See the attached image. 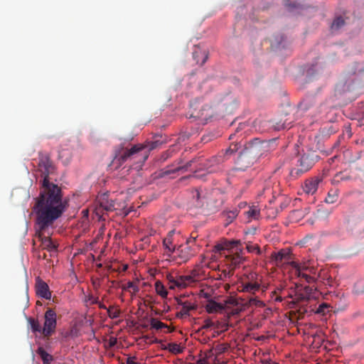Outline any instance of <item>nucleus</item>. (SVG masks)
<instances>
[{
  "mask_svg": "<svg viewBox=\"0 0 364 364\" xmlns=\"http://www.w3.org/2000/svg\"><path fill=\"white\" fill-rule=\"evenodd\" d=\"M38 169L43 178L33 208L36 215V237L41 241L43 249L53 252L57 246L45 233L66 210L67 202L63 200L61 188L50 181V176L54 174L55 168L48 154H39Z\"/></svg>",
  "mask_w": 364,
  "mask_h": 364,
  "instance_id": "nucleus-1",
  "label": "nucleus"
},
{
  "mask_svg": "<svg viewBox=\"0 0 364 364\" xmlns=\"http://www.w3.org/2000/svg\"><path fill=\"white\" fill-rule=\"evenodd\" d=\"M160 144L161 143L156 140L135 144L130 149H122L116 153L114 162L121 165L128 160H133L142 165L148 159L149 152L158 148Z\"/></svg>",
  "mask_w": 364,
  "mask_h": 364,
  "instance_id": "nucleus-2",
  "label": "nucleus"
},
{
  "mask_svg": "<svg viewBox=\"0 0 364 364\" xmlns=\"http://www.w3.org/2000/svg\"><path fill=\"white\" fill-rule=\"evenodd\" d=\"M318 156L315 151H308L302 154L297 161V164L291 171V176H299L309 171L318 161Z\"/></svg>",
  "mask_w": 364,
  "mask_h": 364,
  "instance_id": "nucleus-3",
  "label": "nucleus"
},
{
  "mask_svg": "<svg viewBox=\"0 0 364 364\" xmlns=\"http://www.w3.org/2000/svg\"><path fill=\"white\" fill-rule=\"evenodd\" d=\"M56 313L53 309H48L44 315V324L42 328V334L46 338H49L55 332L57 326Z\"/></svg>",
  "mask_w": 364,
  "mask_h": 364,
  "instance_id": "nucleus-4",
  "label": "nucleus"
},
{
  "mask_svg": "<svg viewBox=\"0 0 364 364\" xmlns=\"http://www.w3.org/2000/svg\"><path fill=\"white\" fill-rule=\"evenodd\" d=\"M176 302L178 306H181V309L176 314L177 318H184L190 316V311L196 310L198 304L196 301L191 300H183V298H176Z\"/></svg>",
  "mask_w": 364,
  "mask_h": 364,
  "instance_id": "nucleus-5",
  "label": "nucleus"
},
{
  "mask_svg": "<svg viewBox=\"0 0 364 364\" xmlns=\"http://www.w3.org/2000/svg\"><path fill=\"white\" fill-rule=\"evenodd\" d=\"M195 238L187 240L186 245H179L175 252L176 256L181 259V262H187L195 255V252L189 244L194 242Z\"/></svg>",
  "mask_w": 364,
  "mask_h": 364,
  "instance_id": "nucleus-6",
  "label": "nucleus"
},
{
  "mask_svg": "<svg viewBox=\"0 0 364 364\" xmlns=\"http://www.w3.org/2000/svg\"><path fill=\"white\" fill-rule=\"evenodd\" d=\"M223 161V157L222 156H218L205 160V161L204 163H201V164L203 165L204 168L206 169L208 173H215L221 170L220 165Z\"/></svg>",
  "mask_w": 364,
  "mask_h": 364,
  "instance_id": "nucleus-7",
  "label": "nucleus"
},
{
  "mask_svg": "<svg viewBox=\"0 0 364 364\" xmlns=\"http://www.w3.org/2000/svg\"><path fill=\"white\" fill-rule=\"evenodd\" d=\"M175 233V230L170 231L167 236L163 240V245L165 250V254L171 257L173 253H175L177 247L175 244H173V235Z\"/></svg>",
  "mask_w": 364,
  "mask_h": 364,
  "instance_id": "nucleus-8",
  "label": "nucleus"
},
{
  "mask_svg": "<svg viewBox=\"0 0 364 364\" xmlns=\"http://www.w3.org/2000/svg\"><path fill=\"white\" fill-rule=\"evenodd\" d=\"M321 181V179L318 177L306 179L303 186L304 191L307 194H314L317 191L318 184Z\"/></svg>",
  "mask_w": 364,
  "mask_h": 364,
  "instance_id": "nucleus-9",
  "label": "nucleus"
},
{
  "mask_svg": "<svg viewBox=\"0 0 364 364\" xmlns=\"http://www.w3.org/2000/svg\"><path fill=\"white\" fill-rule=\"evenodd\" d=\"M98 203L100 205V208L102 210L110 212L115 210V203L112 199L109 198V196L107 193L102 194L98 198Z\"/></svg>",
  "mask_w": 364,
  "mask_h": 364,
  "instance_id": "nucleus-10",
  "label": "nucleus"
},
{
  "mask_svg": "<svg viewBox=\"0 0 364 364\" xmlns=\"http://www.w3.org/2000/svg\"><path fill=\"white\" fill-rule=\"evenodd\" d=\"M166 279L168 281V287L170 289H184V284L182 276H174L172 274H166Z\"/></svg>",
  "mask_w": 364,
  "mask_h": 364,
  "instance_id": "nucleus-11",
  "label": "nucleus"
},
{
  "mask_svg": "<svg viewBox=\"0 0 364 364\" xmlns=\"http://www.w3.org/2000/svg\"><path fill=\"white\" fill-rule=\"evenodd\" d=\"M36 294L41 297L50 299L51 297V293L49 290L48 285L43 281L38 279L36 282Z\"/></svg>",
  "mask_w": 364,
  "mask_h": 364,
  "instance_id": "nucleus-12",
  "label": "nucleus"
},
{
  "mask_svg": "<svg viewBox=\"0 0 364 364\" xmlns=\"http://www.w3.org/2000/svg\"><path fill=\"white\" fill-rule=\"evenodd\" d=\"M184 289L187 287L196 285L200 280L199 274L197 270L193 269L189 275H183Z\"/></svg>",
  "mask_w": 364,
  "mask_h": 364,
  "instance_id": "nucleus-13",
  "label": "nucleus"
},
{
  "mask_svg": "<svg viewBox=\"0 0 364 364\" xmlns=\"http://www.w3.org/2000/svg\"><path fill=\"white\" fill-rule=\"evenodd\" d=\"M269 146V143L267 141L261 142L258 145H255L252 147H251L250 149H246L244 152L240 153L239 159L243 160L247 156V155L250 153H254L258 151H260L262 149H265Z\"/></svg>",
  "mask_w": 364,
  "mask_h": 364,
  "instance_id": "nucleus-14",
  "label": "nucleus"
},
{
  "mask_svg": "<svg viewBox=\"0 0 364 364\" xmlns=\"http://www.w3.org/2000/svg\"><path fill=\"white\" fill-rule=\"evenodd\" d=\"M224 309L223 305L210 299L205 305V310L209 314H214Z\"/></svg>",
  "mask_w": 364,
  "mask_h": 364,
  "instance_id": "nucleus-15",
  "label": "nucleus"
},
{
  "mask_svg": "<svg viewBox=\"0 0 364 364\" xmlns=\"http://www.w3.org/2000/svg\"><path fill=\"white\" fill-rule=\"evenodd\" d=\"M260 284L257 282H246L242 284V291L255 294L259 291Z\"/></svg>",
  "mask_w": 364,
  "mask_h": 364,
  "instance_id": "nucleus-16",
  "label": "nucleus"
},
{
  "mask_svg": "<svg viewBox=\"0 0 364 364\" xmlns=\"http://www.w3.org/2000/svg\"><path fill=\"white\" fill-rule=\"evenodd\" d=\"M225 257L230 262V265L233 267H236L243 262V257L239 252L234 255H226Z\"/></svg>",
  "mask_w": 364,
  "mask_h": 364,
  "instance_id": "nucleus-17",
  "label": "nucleus"
},
{
  "mask_svg": "<svg viewBox=\"0 0 364 364\" xmlns=\"http://www.w3.org/2000/svg\"><path fill=\"white\" fill-rule=\"evenodd\" d=\"M122 289L123 291L130 292L132 295L136 294L139 291L138 281L129 282L126 284L122 285Z\"/></svg>",
  "mask_w": 364,
  "mask_h": 364,
  "instance_id": "nucleus-18",
  "label": "nucleus"
},
{
  "mask_svg": "<svg viewBox=\"0 0 364 364\" xmlns=\"http://www.w3.org/2000/svg\"><path fill=\"white\" fill-rule=\"evenodd\" d=\"M290 252L286 250H281L277 253H274L273 255V258L274 259L277 263L282 262L284 259H289Z\"/></svg>",
  "mask_w": 364,
  "mask_h": 364,
  "instance_id": "nucleus-19",
  "label": "nucleus"
},
{
  "mask_svg": "<svg viewBox=\"0 0 364 364\" xmlns=\"http://www.w3.org/2000/svg\"><path fill=\"white\" fill-rule=\"evenodd\" d=\"M237 215L238 210L236 208L232 210L224 211L223 216L225 218L226 225L231 223L236 218Z\"/></svg>",
  "mask_w": 364,
  "mask_h": 364,
  "instance_id": "nucleus-20",
  "label": "nucleus"
},
{
  "mask_svg": "<svg viewBox=\"0 0 364 364\" xmlns=\"http://www.w3.org/2000/svg\"><path fill=\"white\" fill-rule=\"evenodd\" d=\"M193 55L196 60L197 63H200V65H203L208 59V54L205 51H195Z\"/></svg>",
  "mask_w": 364,
  "mask_h": 364,
  "instance_id": "nucleus-21",
  "label": "nucleus"
},
{
  "mask_svg": "<svg viewBox=\"0 0 364 364\" xmlns=\"http://www.w3.org/2000/svg\"><path fill=\"white\" fill-rule=\"evenodd\" d=\"M155 290L159 296H161L162 298L165 299L167 297L168 291L166 289L163 283L160 281H156L155 282Z\"/></svg>",
  "mask_w": 364,
  "mask_h": 364,
  "instance_id": "nucleus-22",
  "label": "nucleus"
},
{
  "mask_svg": "<svg viewBox=\"0 0 364 364\" xmlns=\"http://www.w3.org/2000/svg\"><path fill=\"white\" fill-rule=\"evenodd\" d=\"M290 264L295 269V274L297 275V277L304 279L305 281H306L309 275L306 273L302 272L301 266L296 262H291Z\"/></svg>",
  "mask_w": 364,
  "mask_h": 364,
  "instance_id": "nucleus-23",
  "label": "nucleus"
},
{
  "mask_svg": "<svg viewBox=\"0 0 364 364\" xmlns=\"http://www.w3.org/2000/svg\"><path fill=\"white\" fill-rule=\"evenodd\" d=\"M37 353L43 360L44 364H50V361L53 360L52 355L48 353L43 348H38Z\"/></svg>",
  "mask_w": 364,
  "mask_h": 364,
  "instance_id": "nucleus-24",
  "label": "nucleus"
},
{
  "mask_svg": "<svg viewBox=\"0 0 364 364\" xmlns=\"http://www.w3.org/2000/svg\"><path fill=\"white\" fill-rule=\"evenodd\" d=\"M230 303L234 306L231 309L228 311V314L230 316H236L242 311L243 309L241 306H239L237 301L232 299L231 301H230Z\"/></svg>",
  "mask_w": 364,
  "mask_h": 364,
  "instance_id": "nucleus-25",
  "label": "nucleus"
},
{
  "mask_svg": "<svg viewBox=\"0 0 364 364\" xmlns=\"http://www.w3.org/2000/svg\"><path fill=\"white\" fill-rule=\"evenodd\" d=\"M164 349H168L171 353L173 354L181 353L183 350V348L180 345L175 343H168V346L164 348Z\"/></svg>",
  "mask_w": 364,
  "mask_h": 364,
  "instance_id": "nucleus-26",
  "label": "nucleus"
},
{
  "mask_svg": "<svg viewBox=\"0 0 364 364\" xmlns=\"http://www.w3.org/2000/svg\"><path fill=\"white\" fill-rule=\"evenodd\" d=\"M150 326L151 328H155L156 330H161L162 328H168L167 324L160 321L159 320L155 318H151Z\"/></svg>",
  "mask_w": 364,
  "mask_h": 364,
  "instance_id": "nucleus-27",
  "label": "nucleus"
},
{
  "mask_svg": "<svg viewBox=\"0 0 364 364\" xmlns=\"http://www.w3.org/2000/svg\"><path fill=\"white\" fill-rule=\"evenodd\" d=\"M291 123L292 121H289L287 119H285L284 122H282V120H280L279 122L275 124L274 129L277 130L289 129L291 127Z\"/></svg>",
  "mask_w": 364,
  "mask_h": 364,
  "instance_id": "nucleus-28",
  "label": "nucleus"
},
{
  "mask_svg": "<svg viewBox=\"0 0 364 364\" xmlns=\"http://www.w3.org/2000/svg\"><path fill=\"white\" fill-rule=\"evenodd\" d=\"M28 321L31 328L33 332L42 333L43 328H41L38 320L33 318H29Z\"/></svg>",
  "mask_w": 364,
  "mask_h": 364,
  "instance_id": "nucleus-29",
  "label": "nucleus"
},
{
  "mask_svg": "<svg viewBox=\"0 0 364 364\" xmlns=\"http://www.w3.org/2000/svg\"><path fill=\"white\" fill-rule=\"evenodd\" d=\"M345 24V20L342 16H338L336 17L332 24H331V28L333 30H338L340 29Z\"/></svg>",
  "mask_w": 364,
  "mask_h": 364,
  "instance_id": "nucleus-30",
  "label": "nucleus"
},
{
  "mask_svg": "<svg viewBox=\"0 0 364 364\" xmlns=\"http://www.w3.org/2000/svg\"><path fill=\"white\" fill-rule=\"evenodd\" d=\"M192 163H193V161H190L183 166H177L174 169H167V170H165L164 171V175H168V174H171V173H174V172L179 171H181V170L186 171V170H188V167H190L191 166Z\"/></svg>",
  "mask_w": 364,
  "mask_h": 364,
  "instance_id": "nucleus-31",
  "label": "nucleus"
},
{
  "mask_svg": "<svg viewBox=\"0 0 364 364\" xmlns=\"http://www.w3.org/2000/svg\"><path fill=\"white\" fill-rule=\"evenodd\" d=\"M245 213L250 219H257L259 215V210L256 207H252Z\"/></svg>",
  "mask_w": 364,
  "mask_h": 364,
  "instance_id": "nucleus-32",
  "label": "nucleus"
},
{
  "mask_svg": "<svg viewBox=\"0 0 364 364\" xmlns=\"http://www.w3.org/2000/svg\"><path fill=\"white\" fill-rule=\"evenodd\" d=\"M107 314L110 318H117L119 317L121 311L119 309H114V306H109L107 309Z\"/></svg>",
  "mask_w": 364,
  "mask_h": 364,
  "instance_id": "nucleus-33",
  "label": "nucleus"
},
{
  "mask_svg": "<svg viewBox=\"0 0 364 364\" xmlns=\"http://www.w3.org/2000/svg\"><path fill=\"white\" fill-rule=\"evenodd\" d=\"M246 249L249 252H256L257 255H261L262 251L259 248V247L257 245H253L250 242L247 243L246 245Z\"/></svg>",
  "mask_w": 364,
  "mask_h": 364,
  "instance_id": "nucleus-34",
  "label": "nucleus"
},
{
  "mask_svg": "<svg viewBox=\"0 0 364 364\" xmlns=\"http://www.w3.org/2000/svg\"><path fill=\"white\" fill-rule=\"evenodd\" d=\"M59 159H63L64 156H66V159L63 161L64 164H67L70 161V152L67 149H63L59 151Z\"/></svg>",
  "mask_w": 364,
  "mask_h": 364,
  "instance_id": "nucleus-35",
  "label": "nucleus"
},
{
  "mask_svg": "<svg viewBox=\"0 0 364 364\" xmlns=\"http://www.w3.org/2000/svg\"><path fill=\"white\" fill-rule=\"evenodd\" d=\"M250 306H255L257 307L264 306V304L263 301L259 300L257 297H251L249 299Z\"/></svg>",
  "mask_w": 364,
  "mask_h": 364,
  "instance_id": "nucleus-36",
  "label": "nucleus"
},
{
  "mask_svg": "<svg viewBox=\"0 0 364 364\" xmlns=\"http://www.w3.org/2000/svg\"><path fill=\"white\" fill-rule=\"evenodd\" d=\"M227 350H228V346L224 343L218 344L215 348V350L216 351L217 354L223 353L225 351H226Z\"/></svg>",
  "mask_w": 364,
  "mask_h": 364,
  "instance_id": "nucleus-37",
  "label": "nucleus"
},
{
  "mask_svg": "<svg viewBox=\"0 0 364 364\" xmlns=\"http://www.w3.org/2000/svg\"><path fill=\"white\" fill-rule=\"evenodd\" d=\"M215 326V323L210 318H206L204 320V324L203 328L207 329Z\"/></svg>",
  "mask_w": 364,
  "mask_h": 364,
  "instance_id": "nucleus-38",
  "label": "nucleus"
},
{
  "mask_svg": "<svg viewBox=\"0 0 364 364\" xmlns=\"http://www.w3.org/2000/svg\"><path fill=\"white\" fill-rule=\"evenodd\" d=\"M283 2L284 5L290 11L297 7L295 4H290V0H283Z\"/></svg>",
  "mask_w": 364,
  "mask_h": 364,
  "instance_id": "nucleus-39",
  "label": "nucleus"
},
{
  "mask_svg": "<svg viewBox=\"0 0 364 364\" xmlns=\"http://www.w3.org/2000/svg\"><path fill=\"white\" fill-rule=\"evenodd\" d=\"M229 325L228 323H221L220 322L218 321L215 324V327L217 328H222V331H225L228 330Z\"/></svg>",
  "mask_w": 364,
  "mask_h": 364,
  "instance_id": "nucleus-40",
  "label": "nucleus"
},
{
  "mask_svg": "<svg viewBox=\"0 0 364 364\" xmlns=\"http://www.w3.org/2000/svg\"><path fill=\"white\" fill-rule=\"evenodd\" d=\"M237 144H234V145L230 146L229 147V149H228L226 150L225 154H226L227 155H228V154H233V153L236 152V151H237Z\"/></svg>",
  "mask_w": 364,
  "mask_h": 364,
  "instance_id": "nucleus-41",
  "label": "nucleus"
},
{
  "mask_svg": "<svg viewBox=\"0 0 364 364\" xmlns=\"http://www.w3.org/2000/svg\"><path fill=\"white\" fill-rule=\"evenodd\" d=\"M336 196H331L328 194V197L326 198V201L328 203H333L336 200Z\"/></svg>",
  "mask_w": 364,
  "mask_h": 364,
  "instance_id": "nucleus-42",
  "label": "nucleus"
},
{
  "mask_svg": "<svg viewBox=\"0 0 364 364\" xmlns=\"http://www.w3.org/2000/svg\"><path fill=\"white\" fill-rule=\"evenodd\" d=\"M136 358L135 356L128 357L126 361V364H136Z\"/></svg>",
  "mask_w": 364,
  "mask_h": 364,
  "instance_id": "nucleus-43",
  "label": "nucleus"
},
{
  "mask_svg": "<svg viewBox=\"0 0 364 364\" xmlns=\"http://www.w3.org/2000/svg\"><path fill=\"white\" fill-rule=\"evenodd\" d=\"M205 108H206V107H203L201 109V110L200 111V112H201V113L200 114L199 112L197 113L196 117H200V118H202V117L206 118L208 117V114H205V115L203 114V112L205 110Z\"/></svg>",
  "mask_w": 364,
  "mask_h": 364,
  "instance_id": "nucleus-44",
  "label": "nucleus"
},
{
  "mask_svg": "<svg viewBox=\"0 0 364 364\" xmlns=\"http://www.w3.org/2000/svg\"><path fill=\"white\" fill-rule=\"evenodd\" d=\"M299 264L301 266V267L302 269V272H304V271H306V270H309V272L311 273H312L314 272V269H312V268L310 269L305 264Z\"/></svg>",
  "mask_w": 364,
  "mask_h": 364,
  "instance_id": "nucleus-45",
  "label": "nucleus"
},
{
  "mask_svg": "<svg viewBox=\"0 0 364 364\" xmlns=\"http://www.w3.org/2000/svg\"><path fill=\"white\" fill-rule=\"evenodd\" d=\"M215 249L216 252H220L221 251L225 250V247L223 245L218 244L215 246Z\"/></svg>",
  "mask_w": 364,
  "mask_h": 364,
  "instance_id": "nucleus-46",
  "label": "nucleus"
},
{
  "mask_svg": "<svg viewBox=\"0 0 364 364\" xmlns=\"http://www.w3.org/2000/svg\"><path fill=\"white\" fill-rule=\"evenodd\" d=\"M315 280L316 279L314 277H311L309 275L306 282L309 284H311V283H314L315 282Z\"/></svg>",
  "mask_w": 364,
  "mask_h": 364,
  "instance_id": "nucleus-47",
  "label": "nucleus"
},
{
  "mask_svg": "<svg viewBox=\"0 0 364 364\" xmlns=\"http://www.w3.org/2000/svg\"><path fill=\"white\" fill-rule=\"evenodd\" d=\"M200 296L206 299H208L210 297V294L208 293L204 292L203 291H201Z\"/></svg>",
  "mask_w": 364,
  "mask_h": 364,
  "instance_id": "nucleus-48",
  "label": "nucleus"
},
{
  "mask_svg": "<svg viewBox=\"0 0 364 364\" xmlns=\"http://www.w3.org/2000/svg\"><path fill=\"white\" fill-rule=\"evenodd\" d=\"M98 306L100 309H106L107 311V306L102 302H99L98 303Z\"/></svg>",
  "mask_w": 364,
  "mask_h": 364,
  "instance_id": "nucleus-49",
  "label": "nucleus"
},
{
  "mask_svg": "<svg viewBox=\"0 0 364 364\" xmlns=\"http://www.w3.org/2000/svg\"><path fill=\"white\" fill-rule=\"evenodd\" d=\"M240 242L239 240H235V241H232L230 242L231 244V247H235V246H237L238 244H240Z\"/></svg>",
  "mask_w": 364,
  "mask_h": 364,
  "instance_id": "nucleus-50",
  "label": "nucleus"
},
{
  "mask_svg": "<svg viewBox=\"0 0 364 364\" xmlns=\"http://www.w3.org/2000/svg\"><path fill=\"white\" fill-rule=\"evenodd\" d=\"M245 127V124H240L238 127L236 129V132H239V130L244 129Z\"/></svg>",
  "mask_w": 364,
  "mask_h": 364,
  "instance_id": "nucleus-51",
  "label": "nucleus"
},
{
  "mask_svg": "<svg viewBox=\"0 0 364 364\" xmlns=\"http://www.w3.org/2000/svg\"><path fill=\"white\" fill-rule=\"evenodd\" d=\"M169 156V154L166 152L162 155L163 161H165Z\"/></svg>",
  "mask_w": 364,
  "mask_h": 364,
  "instance_id": "nucleus-52",
  "label": "nucleus"
},
{
  "mask_svg": "<svg viewBox=\"0 0 364 364\" xmlns=\"http://www.w3.org/2000/svg\"><path fill=\"white\" fill-rule=\"evenodd\" d=\"M282 300V297L280 296H277L274 299V301L277 302H281Z\"/></svg>",
  "mask_w": 364,
  "mask_h": 364,
  "instance_id": "nucleus-53",
  "label": "nucleus"
},
{
  "mask_svg": "<svg viewBox=\"0 0 364 364\" xmlns=\"http://www.w3.org/2000/svg\"><path fill=\"white\" fill-rule=\"evenodd\" d=\"M198 363H199V364H209V363H208V360H205V359L200 360L198 361Z\"/></svg>",
  "mask_w": 364,
  "mask_h": 364,
  "instance_id": "nucleus-54",
  "label": "nucleus"
},
{
  "mask_svg": "<svg viewBox=\"0 0 364 364\" xmlns=\"http://www.w3.org/2000/svg\"><path fill=\"white\" fill-rule=\"evenodd\" d=\"M195 193H196V195H193V197H196V198H197V199H198V198H199V197H200V193L196 190V191H195Z\"/></svg>",
  "mask_w": 364,
  "mask_h": 364,
  "instance_id": "nucleus-55",
  "label": "nucleus"
},
{
  "mask_svg": "<svg viewBox=\"0 0 364 364\" xmlns=\"http://www.w3.org/2000/svg\"><path fill=\"white\" fill-rule=\"evenodd\" d=\"M195 193H196V195H193V197H196V198H197V199H198V198H199V197H200V193L196 190V191H195Z\"/></svg>",
  "mask_w": 364,
  "mask_h": 364,
  "instance_id": "nucleus-56",
  "label": "nucleus"
},
{
  "mask_svg": "<svg viewBox=\"0 0 364 364\" xmlns=\"http://www.w3.org/2000/svg\"><path fill=\"white\" fill-rule=\"evenodd\" d=\"M282 288H277L275 291H273L274 294H277L278 292H280L282 291Z\"/></svg>",
  "mask_w": 364,
  "mask_h": 364,
  "instance_id": "nucleus-57",
  "label": "nucleus"
},
{
  "mask_svg": "<svg viewBox=\"0 0 364 364\" xmlns=\"http://www.w3.org/2000/svg\"><path fill=\"white\" fill-rule=\"evenodd\" d=\"M212 354H213V350H209V352H208V353H206V357H207V358H209V357H210V355H211Z\"/></svg>",
  "mask_w": 364,
  "mask_h": 364,
  "instance_id": "nucleus-58",
  "label": "nucleus"
},
{
  "mask_svg": "<svg viewBox=\"0 0 364 364\" xmlns=\"http://www.w3.org/2000/svg\"><path fill=\"white\" fill-rule=\"evenodd\" d=\"M305 289H306V292H308V293H309V291H311V289L309 287H306Z\"/></svg>",
  "mask_w": 364,
  "mask_h": 364,
  "instance_id": "nucleus-59",
  "label": "nucleus"
},
{
  "mask_svg": "<svg viewBox=\"0 0 364 364\" xmlns=\"http://www.w3.org/2000/svg\"><path fill=\"white\" fill-rule=\"evenodd\" d=\"M100 301H97V299H95L94 301H92L93 304H97L99 303Z\"/></svg>",
  "mask_w": 364,
  "mask_h": 364,
  "instance_id": "nucleus-60",
  "label": "nucleus"
},
{
  "mask_svg": "<svg viewBox=\"0 0 364 364\" xmlns=\"http://www.w3.org/2000/svg\"><path fill=\"white\" fill-rule=\"evenodd\" d=\"M216 360H217V358L215 357V358H214V363H215V364H216Z\"/></svg>",
  "mask_w": 364,
  "mask_h": 364,
  "instance_id": "nucleus-61",
  "label": "nucleus"
},
{
  "mask_svg": "<svg viewBox=\"0 0 364 364\" xmlns=\"http://www.w3.org/2000/svg\"><path fill=\"white\" fill-rule=\"evenodd\" d=\"M272 364H278V363H273Z\"/></svg>",
  "mask_w": 364,
  "mask_h": 364,
  "instance_id": "nucleus-62",
  "label": "nucleus"
}]
</instances>
